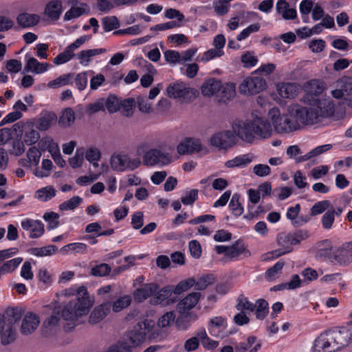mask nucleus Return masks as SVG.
Masks as SVG:
<instances>
[{"instance_id": "nucleus-1", "label": "nucleus", "mask_w": 352, "mask_h": 352, "mask_svg": "<svg viewBox=\"0 0 352 352\" xmlns=\"http://www.w3.org/2000/svg\"><path fill=\"white\" fill-rule=\"evenodd\" d=\"M289 113L294 120L300 124H313L321 121L322 118L331 117L334 113V104L330 100L318 101L311 107H302L294 104L289 107Z\"/></svg>"}, {"instance_id": "nucleus-2", "label": "nucleus", "mask_w": 352, "mask_h": 352, "mask_svg": "<svg viewBox=\"0 0 352 352\" xmlns=\"http://www.w3.org/2000/svg\"><path fill=\"white\" fill-rule=\"evenodd\" d=\"M92 306L87 288L81 286L78 289L76 298L70 300L63 309L62 318L67 322L65 329L71 330L77 325L79 318L87 315Z\"/></svg>"}, {"instance_id": "nucleus-3", "label": "nucleus", "mask_w": 352, "mask_h": 352, "mask_svg": "<svg viewBox=\"0 0 352 352\" xmlns=\"http://www.w3.org/2000/svg\"><path fill=\"white\" fill-rule=\"evenodd\" d=\"M232 129L235 135L248 143H252L256 137L266 139L272 135L271 124L262 118L236 121Z\"/></svg>"}, {"instance_id": "nucleus-4", "label": "nucleus", "mask_w": 352, "mask_h": 352, "mask_svg": "<svg viewBox=\"0 0 352 352\" xmlns=\"http://www.w3.org/2000/svg\"><path fill=\"white\" fill-rule=\"evenodd\" d=\"M275 130L278 133H289L299 129V124L294 121L292 116L288 115L280 116L278 107L272 108L268 113Z\"/></svg>"}, {"instance_id": "nucleus-5", "label": "nucleus", "mask_w": 352, "mask_h": 352, "mask_svg": "<svg viewBox=\"0 0 352 352\" xmlns=\"http://www.w3.org/2000/svg\"><path fill=\"white\" fill-rule=\"evenodd\" d=\"M155 324L153 320L144 319L138 322L133 330L126 333L124 337L133 348L135 347L146 340V335L153 330Z\"/></svg>"}, {"instance_id": "nucleus-6", "label": "nucleus", "mask_w": 352, "mask_h": 352, "mask_svg": "<svg viewBox=\"0 0 352 352\" xmlns=\"http://www.w3.org/2000/svg\"><path fill=\"white\" fill-rule=\"evenodd\" d=\"M166 91L167 96L174 99H185L192 96L195 97L197 94V91L195 89L179 80L169 84Z\"/></svg>"}, {"instance_id": "nucleus-7", "label": "nucleus", "mask_w": 352, "mask_h": 352, "mask_svg": "<svg viewBox=\"0 0 352 352\" xmlns=\"http://www.w3.org/2000/svg\"><path fill=\"white\" fill-rule=\"evenodd\" d=\"M267 87L265 80L260 76L247 77L239 85V91L243 94H256Z\"/></svg>"}, {"instance_id": "nucleus-8", "label": "nucleus", "mask_w": 352, "mask_h": 352, "mask_svg": "<svg viewBox=\"0 0 352 352\" xmlns=\"http://www.w3.org/2000/svg\"><path fill=\"white\" fill-rule=\"evenodd\" d=\"M215 250L217 254H224L222 261L227 262L236 259L241 254L246 251L244 243L241 241H236L231 246L216 245Z\"/></svg>"}, {"instance_id": "nucleus-9", "label": "nucleus", "mask_w": 352, "mask_h": 352, "mask_svg": "<svg viewBox=\"0 0 352 352\" xmlns=\"http://www.w3.org/2000/svg\"><path fill=\"white\" fill-rule=\"evenodd\" d=\"M171 156L168 153L162 152L157 148H152L145 153L143 157V163L148 166L155 165L164 166L170 164Z\"/></svg>"}, {"instance_id": "nucleus-10", "label": "nucleus", "mask_w": 352, "mask_h": 352, "mask_svg": "<svg viewBox=\"0 0 352 352\" xmlns=\"http://www.w3.org/2000/svg\"><path fill=\"white\" fill-rule=\"evenodd\" d=\"M236 138L233 132L225 131L213 135L210 138V144L220 149H228L236 144Z\"/></svg>"}, {"instance_id": "nucleus-11", "label": "nucleus", "mask_w": 352, "mask_h": 352, "mask_svg": "<svg viewBox=\"0 0 352 352\" xmlns=\"http://www.w3.org/2000/svg\"><path fill=\"white\" fill-rule=\"evenodd\" d=\"M313 351L314 352L337 351L329 331L320 334V336L315 340L313 346Z\"/></svg>"}, {"instance_id": "nucleus-12", "label": "nucleus", "mask_w": 352, "mask_h": 352, "mask_svg": "<svg viewBox=\"0 0 352 352\" xmlns=\"http://www.w3.org/2000/svg\"><path fill=\"white\" fill-rule=\"evenodd\" d=\"M329 333L333 342H334L336 351H339L348 346L352 338L351 332L346 328H342L340 330L329 331Z\"/></svg>"}, {"instance_id": "nucleus-13", "label": "nucleus", "mask_w": 352, "mask_h": 352, "mask_svg": "<svg viewBox=\"0 0 352 352\" xmlns=\"http://www.w3.org/2000/svg\"><path fill=\"white\" fill-rule=\"evenodd\" d=\"M277 242L280 248L272 251L271 258H277L293 250L292 245H294L292 241V235L289 234H279L277 238Z\"/></svg>"}, {"instance_id": "nucleus-14", "label": "nucleus", "mask_w": 352, "mask_h": 352, "mask_svg": "<svg viewBox=\"0 0 352 352\" xmlns=\"http://www.w3.org/2000/svg\"><path fill=\"white\" fill-rule=\"evenodd\" d=\"M0 340L3 345L9 344L15 340V332L10 324L0 316Z\"/></svg>"}, {"instance_id": "nucleus-15", "label": "nucleus", "mask_w": 352, "mask_h": 352, "mask_svg": "<svg viewBox=\"0 0 352 352\" xmlns=\"http://www.w3.org/2000/svg\"><path fill=\"white\" fill-rule=\"evenodd\" d=\"M21 227L30 232V237L32 239L38 238L44 232V225L38 220L25 219L21 221Z\"/></svg>"}, {"instance_id": "nucleus-16", "label": "nucleus", "mask_w": 352, "mask_h": 352, "mask_svg": "<svg viewBox=\"0 0 352 352\" xmlns=\"http://www.w3.org/2000/svg\"><path fill=\"white\" fill-rule=\"evenodd\" d=\"M39 323L38 316L34 313L28 312L23 319L21 331L24 335L31 334L37 329Z\"/></svg>"}, {"instance_id": "nucleus-17", "label": "nucleus", "mask_w": 352, "mask_h": 352, "mask_svg": "<svg viewBox=\"0 0 352 352\" xmlns=\"http://www.w3.org/2000/svg\"><path fill=\"white\" fill-rule=\"evenodd\" d=\"M199 140L186 138L177 146V152L180 155L191 154L201 151Z\"/></svg>"}, {"instance_id": "nucleus-18", "label": "nucleus", "mask_w": 352, "mask_h": 352, "mask_svg": "<svg viewBox=\"0 0 352 352\" xmlns=\"http://www.w3.org/2000/svg\"><path fill=\"white\" fill-rule=\"evenodd\" d=\"M18 131L23 133V141L27 145H33L40 138L39 133L34 128L32 122L25 124L21 123V129Z\"/></svg>"}, {"instance_id": "nucleus-19", "label": "nucleus", "mask_w": 352, "mask_h": 352, "mask_svg": "<svg viewBox=\"0 0 352 352\" xmlns=\"http://www.w3.org/2000/svg\"><path fill=\"white\" fill-rule=\"evenodd\" d=\"M200 297L201 294L199 292H194L188 294L186 298L178 302L177 305V310L180 314H185L197 305Z\"/></svg>"}, {"instance_id": "nucleus-20", "label": "nucleus", "mask_w": 352, "mask_h": 352, "mask_svg": "<svg viewBox=\"0 0 352 352\" xmlns=\"http://www.w3.org/2000/svg\"><path fill=\"white\" fill-rule=\"evenodd\" d=\"M159 289L157 284L152 283L144 284L134 292V298L138 302H142L151 296Z\"/></svg>"}, {"instance_id": "nucleus-21", "label": "nucleus", "mask_w": 352, "mask_h": 352, "mask_svg": "<svg viewBox=\"0 0 352 352\" xmlns=\"http://www.w3.org/2000/svg\"><path fill=\"white\" fill-rule=\"evenodd\" d=\"M111 304L105 302L96 307L89 317V321L91 324H97L104 319L110 312Z\"/></svg>"}, {"instance_id": "nucleus-22", "label": "nucleus", "mask_w": 352, "mask_h": 352, "mask_svg": "<svg viewBox=\"0 0 352 352\" xmlns=\"http://www.w3.org/2000/svg\"><path fill=\"white\" fill-rule=\"evenodd\" d=\"M316 254L318 258H328L330 261L333 258V249L329 240H324L316 244Z\"/></svg>"}, {"instance_id": "nucleus-23", "label": "nucleus", "mask_w": 352, "mask_h": 352, "mask_svg": "<svg viewBox=\"0 0 352 352\" xmlns=\"http://www.w3.org/2000/svg\"><path fill=\"white\" fill-rule=\"evenodd\" d=\"M56 120L57 117L54 113L50 111L43 113L36 121V128L39 131H46L56 123Z\"/></svg>"}, {"instance_id": "nucleus-24", "label": "nucleus", "mask_w": 352, "mask_h": 352, "mask_svg": "<svg viewBox=\"0 0 352 352\" xmlns=\"http://www.w3.org/2000/svg\"><path fill=\"white\" fill-rule=\"evenodd\" d=\"M50 66L47 63H40L35 58L30 57L27 60L24 70L26 72H31L34 74H41L46 72Z\"/></svg>"}, {"instance_id": "nucleus-25", "label": "nucleus", "mask_w": 352, "mask_h": 352, "mask_svg": "<svg viewBox=\"0 0 352 352\" xmlns=\"http://www.w3.org/2000/svg\"><path fill=\"white\" fill-rule=\"evenodd\" d=\"M39 21L40 16L38 14L28 12L21 13L16 17L17 23L23 28L34 26Z\"/></svg>"}, {"instance_id": "nucleus-26", "label": "nucleus", "mask_w": 352, "mask_h": 352, "mask_svg": "<svg viewBox=\"0 0 352 352\" xmlns=\"http://www.w3.org/2000/svg\"><path fill=\"white\" fill-rule=\"evenodd\" d=\"M62 11V3L60 1L49 2L45 8L44 14L53 21L59 19Z\"/></svg>"}, {"instance_id": "nucleus-27", "label": "nucleus", "mask_w": 352, "mask_h": 352, "mask_svg": "<svg viewBox=\"0 0 352 352\" xmlns=\"http://www.w3.org/2000/svg\"><path fill=\"white\" fill-rule=\"evenodd\" d=\"M351 254L347 250L344 245L341 248L334 250L331 262L340 265H346L351 260Z\"/></svg>"}, {"instance_id": "nucleus-28", "label": "nucleus", "mask_w": 352, "mask_h": 352, "mask_svg": "<svg viewBox=\"0 0 352 352\" xmlns=\"http://www.w3.org/2000/svg\"><path fill=\"white\" fill-rule=\"evenodd\" d=\"M221 87V82L220 80L211 78L203 84L201 92L205 96H211L214 94H219Z\"/></svg>"}, {"instance_id": "nucleus-29", "label": "nucleus", "mask_w": 352, "mask_h": 352, "mask_svg": "<svg viewBox=\"0 0 352 352\" xmlns=\"http://www.w3.org/2000/svg\"><path fill=\"white\" fill-rule=\"evenodd\" d=\"M173 289L170 287H164L160 291H157L155 295L150 299V303L153 305L162 304L167 300L166 304H168V298L173 294Z\"/></svg>"}, {"instance_id": "nucleus-30", "label": "nucleus", "mask_w": 352, "mask_h": 352, "mask_svg": "<svg viewBox=\"0 0 352 352\" xmlns=\"http://www.w3.org/2000/svg\"><path fill=\"white\" fill-rule=\"evenodd\" d=\"M106 49H90L87 50H82L76 55L77 58L79 60L80 63L82 65H87L90 62L91 58L97 55L106 52Z\"/></svg>"}, {"instance_id": "nucleus-31", "label": "nucleus", "mask_w": 352, "mask_h": 352, "mask_svg": "<svg viewBox=\"0 0 352 352\" xmlns=\"http://www.w3.org/2000/svg\"><path fill=\"white\" fill-rule=\"evenodd\" d=\"M21 129V122H17L12 125L11 128H3L0 129V146L3 145L13 140V135Z\"/></svg>"}, {"instance_id": "nucleus-32", "label": "nucleus", "mask_w": 352, "mask_h": 352, "mask_svg": "<svg viewBox=\"0 0 352 352\" xmlns=\"http://www.w3.org/2000/svg\"><path fill=\"white\" fill-rule=\"evenodd\" d=\"M88 246L83 243H71L60 249V252L64 254H84L87 252Z\"/></svg>"}, {"instance_id": "nucleus-33", "label": "nucleus", "mask_w": 352, "mask_h": 352, "mask_svg": "<svg viewBox=\"0 0 352 352\" xmlns=\"http://www.w3.org/2000/svg\"><path fill=\"white\" fill-rule=\"evenodd\" d=\"M236 95V85L233 82L221 83V87L219 90L218 96L221 98V100L226 102L234 98Z\"/></svg>"}, {"instance_id": "nucleus-34", "label": "nucleus", "mask_w": 352, "mask_h": 352, "mask_svg": "<svg viewBox=\"0 0 352 352\" xmlns=\"http://www.w3.org/2000/svg\"><path fill=\"white\" fill-rule=\"evenodd\" d=\"M89 11V7L87 4H81L80 6H72L64 16L65 21H69L80 16L82 14H87Z\"/></svg>"}, {"instance_id": "nucleus-35", "label": "nucleus", "mask_w": 352, "mask_h": 352, "mask_svg": "<svg viewBox=\"0 0 352 352\" xmlns=\"http://www.w3.org/2000/svg\"><path fill=\"white\" fill-rule=\"evenodd\" d=\"M299 88L294 83H286L278 88V94L285 98H294L297 96Z\"/></svg>"}, {"instance_id": "nucleus-36", "label": "nucleus", "mask_w": 352, "mask_h": 352, "mask_svg": "<svg viewBox=\"0 0 352 352\" xmlns=\"http://www.w3.org/2000/svg\"><path fill=\"white\" fill-rule=\"evenodd\" d=\"M126 160L127 155H114L111 158V166L115 170L124 171L126 170Z\"/></svg>"}, {"instance_id": "nucleus-37", "label": "nucleus", "mask_w": 352, "mask_h": 352, "mask_svg": "<svg viewBox=\"0 0 352 352\" xmlns=\"http://www.w3.org/2000/svg\"><path fill=\"white\" fill-rule=\"evenodd\" d=\"M254 305L255 304L249 301L246 296H245L243 294H241L236 299V304L235 307L238 311H248L253 312L256 308V305Z\"/></svg>"}, {"instance_id": "nucleus-38", "label": "nucleus", "mask_w": 352, "mask_h": 352, "mask_svg": "<svg viewBox=\"0 0 352 352\" xmlns=\"http://www.w3.org/2000/svg\"><path fill=\"white\" fill-rule=\"evenodd\" d=\"M132 346L124 337L112 344L106 352H131Z\"/></svg>"}, {"instance_id": "nucleus-39", "label": "nucleus", "mask_w": 352, "mask_h": 352, "mask_svg": "<svg viewBox=\"0 0 352 352\" xmlns=\"http://www.w3.org/2000/svg\"><path fill=\"white\" fill-rule=\"evenodd\" d=\"M74 78V74L69 73L60 76L54 80L50 81L48 83V87L56 89L65 85H70L72 83Z\"/></svg>"}, {"instance_id": "nucleus-40", "label": "nucleus", "mask_w": 352, "mask_h": 352, "mask_svg": "<svg viewBox=\"0 0 352 352\" xmlns=\"http://www.w3.org/2000/svg\"><path fill=\"white\" fill-rule=\"evenodd\" d=\"M254 309L256 317L258 320L264 319L269 313L268 302L264 299H258L256 301Z\"/></svg>"}, {"instance_id": "nucleus-41", "label": "nucleus", "mask_w": 352, "mask_h": 352, "mask_svg": "<svg viewBox=\"0 0 352 352\" xmlns=\"http://www.w3.org/2000/svg\"><path fill=\"white\" fill-rule=\"evenodd\" d=\"M252 162V158L249 155H242L234 157L231 160L226 162V166L228 168H234L239 166H245Z\"/></svg>"}, {"instance_id": "nucleus-42", "label": "nucleus", "mask_w": 352, "mask_h": 352, "mask_svg": "<svg viewBox=\"0 0 352 352\" xmlns=\"http://www.w3.org/2000/svg\"><path fill=\"white\" fill-rule=\"evenodd\" d=\"M132 298L129 295H124L120 297L111 305L114 312L118 313L127 308L131 303Z\"/></svg>"}, {"instance_id": "nucleus-43", "label": "nucleus", "mask_w": 352, "mask_h": 352, "mask_svg": "<svg viewBox=\"0 0 352 352\" xmlns=\"http://www.w3.org/2000/svg\"><path fill=\"white\" fill-rule=\"evenodd\" d=\"M56 195L55 189L50 186L36 190L35 197L42 201H47Z\"/></svg>"}, {"instance_id": "nucleus-44", "label": "nucleus", "mask_w": 352, "mask_h": 352, "mask_svg": "<svg viewBox=\"0 0 352 352\" xmlns=\"http://www.w3.org/2000/svg\"><path fill=\"white\" fill-rule=\"evenodd\" d=\"M21 257L14 258L0 265V276L13 272L22 262Z\"/></svg>"}, {"instance_id": "nucleus-45", "label": "nucleus", "mask_w": 352, "mask_h": 352, "mask_svg": "<svg viewBox=\"0 0 352 352\" xmlns=\"http://www.w3.org/2000/svg\"><path fill=\"white\" fill-rule=\"evenodd\" d=\"M197 336L199 337L200 342L204 348L208 350H212L217 348L219 345V342L210 340L205 329L197 331Z\"/></svg>"}, {"instance_id": "nucleus-46", "label": "nucleus", "mask_w": 352, "mask_h": 352, "mask_svg": "<svg viewBox=\"0 0 352 352\" xmlns=\"http://www.w3.org/2000/svg\"><path fill=\"white\" fill-rule=\"evenodd\" d=\"M240 195L235 193L232 195L231 200L229 203V208L232 212V214L236 217L241 216L243 212V207L239 201Z\"/></svg>"}, {"instance_id": "nucleus-47", "label": "nucleus", "mask_w": 352, "mask_h": 352, "mask_svg": "<svg viewBox=\"0 0 352 352\" xmlns=\"http://www.w3.org/2000/svg\"><path fill=\"white\" fill-rule=\"evenodd\" d=\"M75 120V114L71 108H66L59 118V124L62 126H69Z\"/></svg>"}, {"instance_id": "nucleus-48", "label": "nucleus", "mask_w": 352, "mask_h": 352, "mask_svg": "<svg viewBox=\"0 0 352 352\" xmlns=\"http://www.w3.org/2000/svg\"><path fill=\"white\" fill-rule=\"evenodd\" d=\"M338 87H342L344 94V100L352 94V78L344 77L337 82Z\"/></svg>"}, {"instance_id": "nucleus-49", "label": "nucleus", "mask_w": 352, "mask_h": 352, "mask_svg": "<svg viewBox=\"0 0 352 352\" xmlns=\"http://www.w3.org/2000/svg\"><path fill=\"white\" fill-rule=\"evenodd\" d=\"M331 202L329 200H322L316 202L310 209V214L316 216L320 214L327 210H329Z\"/></svg>"}, {"instance_id": "nucleus-50", "label": "nucleus", "mask_w": 352, "mask_h": 352, "mask_svg": "<svg viewBox=\"0 0 352 352\" xmlns=\"http://www.w3.org/2000/svg\"><path fill=\"white\" fill-rule=\"evenodd\" d=\"M135 105L134 98H127L120 101V108L122 109V114L126 117H131L133 114V109Z\"/></svg>"}, {"instance_id": "nucleus-51", "label": "nucleus", "mask_w": 352, "mask_h": 352, "mask_svg": "<svg viewBox=\"0 0 352 352\" xmlns=\"http://www.w3.org/2000/svg\"><path fill=\"white\" fill-rule=\"evenodd\" d=\"M21 311L18 308H8L3 317L12 327L13 324L19 320L21 318Z\"/></svg>"}, {"instance_id": "nucleus-52", "label": "nucleus", "mask_w": 352, "mask_h": 352, "mask_svg": "<svg viewBox=\"0 0 352 352\" xmlns=\"http://www.w3.org/2000/svg\"><path fill=\"white\" fill-rule=\"evenodd\" d=\"M197 316L194 314H188L179 317L176 320L177 328L179 330L185 331L190 327V320H195Z\"/></svg>"}, {"instance_id": "nucleus-53", "label": "nucleus", "mask_w": 352, "mask_h": 352, "mask_svg": "<svg viewBox=\"0 0 352 352\" xmlns=\"http://www.w3.org/2000/svg\"><path fill=\"white\" fill-rule=\"evenodd\" d=\"M57 247L54 245H50L42 248H33L32 252L36 256H51L56 253Z\"/></svg>"}, {"instance_id": "nucleus-54", "label": "nucleus", "mask_w": 352, "mask_h": 352, "mask_svg": "<svg viewBox=\"0 0 352 352\" xmlns=\"http://www.w3.org/2000/svg\"><path fill=\"white\" fill-rule=\"evenodd\" d=\"M104 107L110 113H115L120 109V101L115 96H109L104 100Z\"/></svg>"}, {"instance_id": "nucleus-55", "label": "nucleus", "mask_w": 352, "mask_h": 352, "mask_svg": "<svg viewBox=\"0 0 352 352\" xmlns=\"http://www.w3.org/2000/svg\"><path fill=\"white\" fill-rule=\"evenodd\" d=\"M75 56L74 52H71L67 47L64 52L58 54L53 60L55 65H59L67 63Z\"/></svg>"}, {"instance_id": "nucleus-56", "label": "nucleus", "mask_w": 352, "mask_h": 352, "mask_svg": "<svg viewBox=\"0 0 352 352\" xmlns=\"http://www.w3.org/2000/svg\"><path fill=\"white\" fill-rule=\"evenodd\" d=\"M82 201V199L79 196H74L70 199L59 205V209L62 211L70 210L76 208Z\"/></svg>"}, {"instance_id": "nucleus-57", "label": "nucleus", "mask_w": 352, "mask_h": 352, "mask_svg": "<svg viewBox=\"0 0 352 352\" xmlns=\"http://www.w3.org/2000/svg\"><path fill=\"white\" fill-rule=\"evenodd\" d=\"M10 143L11 147L8 150L10 155L20 156L25 152L24 143L20 140H12Z\"/></svg>"}, {"instance_id": "nucleus-58", "label": "nucleus", "mask_w": 352, "mask_h": 352, "mask_svg": "<svg viewBox=\"0 0 352 352\" xmlns=\"http://www.w3.org/2000/svg\"><path fill=\"white\" fill-rule=\"evenodd\" d=\"M111 272V267L107 263L96 265L91 269V274L94 276H104Z\"/></svg>"}, {"instance_id": "nucleus-59", "label": "nucleus", "mask_w": 352, "mask_h": 352, "mask_svg": "<svg viewBox=\"0 0 352 352\" xmlns=\"http://www.w3.org/2000/svg\"><path fill=\"white\" fill-rule=\"evenodd\" d=\"M307 89L309 93L316 96L323 91L324 85L318 80H312L307 83Z\"/></svg>"}, {"instance_id": "nucleus-60", "label": "nucleus", "mask_w": 352, "mask_h": 352, "mask_svg": "<svg viewBox=\"0 0 352 352\" xmlns=\"http://www.w3.org/2000/svg\"><path fill=\"white\" fill-rule=\"evenodd\" d=\"M41 156V153L36 146L30 147L27 152L28 162H30L32 166H37L38 164Z\"/></svg>"}, {"instance_id": "nucleus-61", "label": "nucleus", "mask_w": 352, "mask_h": 352, "mask_svg": "<svg viewBox=\"0 0 352 352\" xmlns=\"http://www.w3.org/2000/svg\"><path fill=\"white\" fill-rule=\"evenodd\" d=\"M102 23L105 32H109L118 28L120 25L119 21L116 16H107L104 17Z\"/></svg>"}, {"instance_id": "nucleus-62", "label": "nucleus", "mask_w": 352, "mask_h": 352, "mask_svg": "<svg viewBox=\"0 0 352 352\" xmlns=\"http://www.w3.org/2000/svg\"><path fill=\"white\" fill-rule=\"evenodd\" d=\"M59 214L54 212H48L44 214L43 219L48 221V228L54 229L59 226Z\"/></svg>"}, {"instance_id": "nucleus-63", "label": "nucleus", "mask_w": 352, "mask_h": 352, "mask_svg": "<svg viewBox=\"0 0 352 352\" xmlns=\"http://www.w3.org/2000/svg\"><path fill=\"white\" fill-rule=\"evenodd\" d=\"M256 342V338L255 336H250L246 342H240L234 346L235 352H246Z\"/></svg>"}, {"instance_id": "nucleus-64", "label": "nucleus", "mask_w": 352, "mask_h": 352, "mask_svg": "<svg viewBox=\"0 0 352 352\" xmlns=\"http://www.w3.org/2000/svg\"><path fill=\"white\" fill-rule=\"evenodd\" d=\"M175 319V315L173 311L166 312L159 318L157 325L161 328L167 327L174 322Z\"/></svg>"}]
</instances>
